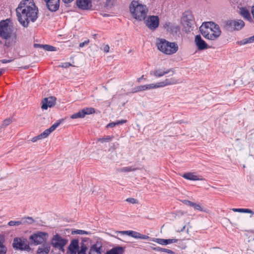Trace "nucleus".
I'll use <instances>...</instances> for the list:
<instances>
[{
  "mask_svg": "<svg viewBox=\"0 0 254 254\" xmlns=\"http://www.w3.org/2000/svg\"><path fill=\"white\" fill-rule=\"evenodd\" d=\"M17 20L24 27H27L29 22H34L38 18V9L33 0H23L16 9Z\"/></svg>",
  "mask_w": 254,
  "mask_h": 254,
  "instance_id": "f257e3e1",
  "label": "nucleus"
},
{
  "mask_svg": "<svg viewBox=\"0 0 254 254\" xmlns=\"http://www.w3.org/2000/svg\"><path fill=\"white\" fill-rule=\"evenodd\" d=\"M0 37L5 40L4 46L11 47L17 42V36L13 33L12 29L5 21L0 22Z\"/></svg>",
  "mask_w": 254,
  "mask_h": 254,
  "instance_id": "f03ea898",
  "label": "nucleus"
},
{
  "mask_svg": "<svg viewBox=\"0 0 254 254\" xmlns=\"http://www.w3.org/2000/svg\"><path fill=\"white\" fill-rule=\"evenodd\" d=\"M133 17L139 21L144 20L146 17L148 9L145 5L139 4L138 1H132L129 7Z\"/></svg>",
  "mask_w": 254,
  "mask_h": 254,
  "instance_id": "7ed1b4c3",
  "label": "nucleus"
},
{
  "mask_svg": "<svg viewBox=\"0 0 254 254\" xmlns=\"http://www.w3.org/2000/svg\"><path fill=\"white\" fill-rule=\"evenodd\" d=\"M158 49L166 55H172L178 50V46L175 42H170L164 39H159L156 44Z\"/></svg>",
  "mask_w": 254,
  "mask_h": 254,
  "instance_id": "20e7f679",
  "label": "nucleus"
},
{
  "mask_svg": "<svg viewBox=\"0 0 254 254\" xmlns=\"http://www.w3.org/2000/svg\"><path fill=\"white\" fill-rule=\"evenodd\" d=\"M182 23L186 32H190L193 29L194 23L193 17L190 12L187 11L184 13L182 18Z\"/></svg>",
  "mask_w": 254,
  "mask_h": 254,
  "instance_id": "39448f33",
  "label": "nucleus"
},
{
  "mask_svg": "<svg viewBox=\"0 0 254 254\" xmlns=\"http://www.w3.org/2000/svg\"><path fill=\"white\" fill-rule=\"evenodd\" d=\"M12 247L16 250L26 251L27 252H29L31 250L29 243L25 239L14 238L12 243Z\"/></svg>",
  "mask_w": 254,
  "mask_h": 254,
  "instance_id": "423d86ee",
  "label": "nucleus"
},
{
  "mask_svg": "<svg viewBox=\"0 0 254 254\" xmlns=\"http://www.w3.org/2000/svg\"><path fill=\"white\" fill-rule=\"evenodd\" d=\"M48 234L46 232L38 231L31 235L29 239L35 245L46 243Z\"/></svg>",
  "mask_w": 254,
  "mask_h": 254,
  "instance_id": "0eeeda50",
  "label": "nucleus"
},
{
  "mask_svg": "<svg viewBox=\"0 0 254 254\" xmlns=\"http://www.w3.org/2000/svg\"><path fill=\"white\" fill-rule=\"evenodd\" d=\"M68 241L66 239L63 238L60 235L57 234L54 236L51 240V244L55 249L64 252V246L67 243Z\"/></svg>",
  "mask_w": 254,
  "mask_h": 254,
  "instance_id": "6e6552de",
  "label": "nucleus"
},
{
  "mask_svg": "<svg viewBox=\"0 0 254 254\" xmlns=\"http://www.w3.org/2000/svg\"><path fill=\"white\" fill-rule=\"evenodd\" d=\"M144 23L150 30L153 31L159 26V19L158 16H149L145 20Z\"/></svg>",
  "mask_w": 254,
  "mask_h": 254,
  "instance_id": "1a4fd4ad",
  "label": "nucleus"
},
{
  "mask_svg": "<svg viewBox=\"0 0 254 254\" xmlns=\"http://www.w3.org/2000/svg\"><path fill=\"white\" fill-rule=\"evenodd\" d=\"M209 40H215L221 35V31L218 25L213 22H209Z\"/></svg>",
  "mask_w": 254,
  "mask_h": 254,
  "instance_id": "9d476101",
  "label": "nucleus"
},
{
  "mask_svg": "<svg viewBox=\"0 0 254 254\" xmlns=\"http://www.w3.org/2000/svg\"><path fill=\"white\" fill-rule=\"evenodd\" d=\"M116 233H119L122 235H127L135 239L147 240L150 238L147 235H142L137 232L132 230L116 231Z\"/></svg>",
  "mask_w": 254,
  "mask_h": 254,
  "instance_id": "9b49d317",
  "label": "nucleus"
},
{
  "mask_svg": "<svg viewBox=\"0 0 254 254\" xmlns=\"http://www.w3.org/2000/svg\"><path fill=\"white\" fill-rule=\"evenodd\" d=\"M95 112V110L94 108H86L83 109L78 112L74 113L72 114L70 118L72 119H77V118H84L86 115H90Z\"/></svg>",
  "mask_w": 254,
  "mask_h": 254,
  "instance_id": "f8f14e48",
  "label": "nucleus"
},
{
  "mask_svg": "<svg viewBox=\"0 0 254 254\" xmlns=\"http://www.w3.org/2000/svg\"><path fill=\"white\" fill-rule=\"evenodd\" d=\"M56 102V98L53 96H50L48 98H45L42 101V105L41 108L43 110H47L48 107H53Z\"/></svg>",
  "mask_w": 254,
  "mask_h": 254,
  "instance_id": "ddd939ff",
  "label": "nucleus"
},
{
  "mask_svg": "<svg viewBox=\"0 0 254 254\" xmlns=\"http://www.w3.org/2000/svg\"><path fill=\"white\" fill-rule=\"evenodd\" d=\"M77 7L82 10H88L92 7L91 0H76Z\"/></svg>",
  "mask_w": 254,
  "mask_h": 254,
  "instance_id": "4468645a",
  "label": "nucleus"
},
{
  "mask_svg": "<svg viewBox=\"0 0 254 254\" xmlns=\"http://www.w3.org/2000/svg\"><path fill=\"white\" fill-rule=\"evenodd\" d=\"M47 8L52 12L56 11L59 8L60 0H44Z\"/></svg>",
  "mask_w": 254,
  "mask_h": 254,
  "instance_id": "2eb2a0df",
  "label": "nucleus"
},
{
  "mask_svg": "<svg viewBox=\"0 0 254 254\" xmlns=\"http://www.w3.org/2000/svg\"><path fill=\"white\" fill-rule=\"evenodd\" d=\"M194 42L198 50H203L208 48V45L206 42L202 39L199 35H197L195 37Z\"/></svg>",
  "mask_w": 254,
  "mask_h": 254,
  "instance_id": "dca6fc26",
  "label": "nucleus"
},
{
  "mask_svg": "<svg viewBox=\"0 0 254 254\" xmlns=\"http://www.w3.org/2000/svg\"><path fill=\"white\" fill-rule=\"evenodd\" d=\"M91 252L93 254H102L103 244L101 242L97 241L95 244L92 245L90 248Z\"/></svg>",
  "mask_w": 254,
  "mask_h": 254,
  "instance_id": "f3484780",
  "label": "nucleus"
},
{
  "mask_svg": "<svg viewBox=\"0 0 254 254\" xmlns=\"http://www.w3.org/2000/svg\"><path fill=\"white\" fill-rule=\"evenodd\" d=\"M179 83L178 80L175 78H167L162 82H157L156 84V88L163 87L167 85H173Z\"/></svg>",
  "mask_w": 254,
  "mask_h": 254,
  "instance_id": "a211bd4d",
  "label": "nucleus"
},
{
  "mask_svg": "<svg viewBox=\"0 0 254 254\" xmlns=\"http://www.w3.org/2000/svg\"><path fill=\"white\" fill-rule=\"evenodd\" d=\"M154 88H156L155 83H152L149 84H146L144 85H140L136 87L133 89V93L144 91L146 90H150Z\"/></svg>",
  "mask_w": 254,
  "mask_h": 254,
  "instance_id": "6ab92c4d",
  "label": "nucleus"
},
{
  "mask_svg": "<svg viewBox=\"0 0 254 254\" xmlns=\"http://www.w3.org/2000/svg\"><path fill=\"white\" fill-rule=\"evenodd\" d=\"M170 72H172V74H174L175 70L174 68H170L166 70V71L163 70L162 69H158L154 70V71H151L150 73L151 75L153 74L156 77H160L166 74L169 73Z\"/></svg>",
  "mask_w": 254,
  "mask_h": 254,
  "instance_id": "aec40b11",
  "label": "nucleus"
},
{
  "mask_svg": "<svg viewBox=\"0 0 254 254\" xmlns=\"http://www.w3.org/2000/svg\"><path fill=\"white\" fill-rule=\"evenodd\" d=\"M51 250L49 243H45L40 246L37 250V254H48Z\"/></svg>",
  "mask_w": 254,
  "mask_h": 254,
  "instance_id": "412c9836",
  "label": "nucleus"
},
{
  "mask_svg": "<svg viewBox=\"0 0 254 254\" xmlns=\"http://www.w3.org/2000/svg\"><path fill=\"white\" fill-rule=\"evenodd\" d=\"M239 13L244 19L250 22H253L250 12L246 7H242L240 8Z\"/></svg>",
  "mask_w": 254,
  "mask_h": 254,
  "instance_id": "4be33fe9",
  "label": "nucleus"
},
{
  "mask_svg": "<svg viewBox=\"0 0 254 254\" xmlns=\"http://www.w3.org/2000/svg\"><path fill=\"white\" fill-rule=\"evenodd\" d=\"M152 241L156 242L162 245H167L172 243H175L178 242V239H163L160 238H154Z\"/></svg>",
  "mask_w": 254,
  "mask_h": 254,
  "instance_id": "5701e85b",
  "label": "nucleus"
},
{
  "mask_svg": "<svg viewBox=\"0 0 254 254\" xmlns=\"http://www.w3.org/2000/svg\"><path fill=\"white\" fill-rule=\"evenodd\" d=\"M235 20H228L224 22V28L229 31H232L235 30Z\"/></svg>",
  "mask_w": 254,
  "mask_h": 254,
  "instance_id": "b1692460",
  "label": "nucleus"
},
{
  "mask_svg": "<svg viewBox=\"0 0 254 254\" xmlns=\"http://www.w3.org/2000/svg\"><path fill=\"white\" fill-rule=\"evenodd\" d=\"M182 177L185 179L191 181H198V180H203L204 179L202 178L194 175L192 173H186L183 175Z\"/></svg>",
  "mask_w": 254,
  "mask_h": 254,
  "instance_id": "393cba45",
  "label": "nucleus"
},
{
  "mask_svg": "<svg viewBox=\"0 0 254 254\" xmlns=\"http://www.w3.org/2000/svg\"><path fill=\"white\" fill-rule=\"evenodd\" d=\"M79 248L78 240L77 239H73L71 240L67 249L68 250L78 251Z\"/></svg>",
  "mask_w": 254,
  "mask_h": 254,
  "instance_id": "a878e982",
  "label": "nucleus"
},
{
  "mask_svg": "<svg viewBox=\"0 0 254 254\" xmlns=\"http://www.w3.org/2000/svg\"><path fill=\"white\" fill-rule=\"evenodd\" d=\"M5 238L3 235H0V254H5L7 252V248L4 244Z\"/></svg>",
  "mask_w": 254,
  "mask_h": 254,
  "instance_id": "bb28decb",
  "label": "nucleus"
},
{
  "mask_svg": "<svg viewBox=\"0 0 254 254\" xmlns=\"http://www.w3.org/2000/svg\"><path fill=\"white\" fill-rule=\"evenodd\" d=\"M124 248L122 247H115L107 251L105 254H123Z\"/></svg>",
  "mask_w": 254,
  "mask_h": 254,
  "instance_id": "cd10ccee",
  "label": "nucleus"
},
{
  "mask_svg": "<svg viewBox=\"0 0 254 254\" xmlns=\"http://www.w3.org/2000/svg\"><path fill=\"white\" fill-rule=\"evenodd\" d=\"M199 30L201 34L204 38L209 40V29L208 26L205 27H202V26H201L199 28Z\"/></svg>",
  "mask_w": 254,
  "mask_h": 254,
  "instance_id": "c85d7f7f",
  "label": "nucleus"
},
{
  "mask_svg": "<svg viewBox=\"0 0 254 254\" xmlns=\"http://www.w3.org/2000/svg\"><path fill=\"white\" fill-rule=\"evenodd\" d=\"M113 138L114 136L113 135H107L103 137L98 138L97 140L98 142L103 143L104 142H109L111 141Z\"/></svg>",
  "mask_w": 254,
  "mask_h": 254,
  "instance_id": "c756f323",
  "label": "nucleus"
},
{
  "mask_svg": "<svg viewBox=\"0 0 254 254\" xmlns=\"http://www.w3.org/2000/svg\"><path fill=\"white\" fill-rule=\"evenodd\" d=\"M87 250L88 247L84 243H81L80 244V248L78 250L77 254H87Z\"/></svg>",
  "mask_w": 254,
  "mask_h": 254,
  "instance_id": "7c9ffc66",
  "label": "nucleus"
},
{
  "mask_svg": "<svg viewBox=\"0 0 254 254\" xmlns=\"http://www.w3.org/2000/svg\"><path fill=\"white\" fill-rule=\"evenodd\" d=\"M235 30H239L245 26V22L241 19L235 20Z\"/></svg>",
  "mask_w": 254,
  "mask_h": 254,
  "instance_id": "2f4dec72",
  "label": "nucleus"
},
{
  "mask_svg": "<svg viewBox=\"0 0 254 254\" xmlns=\"http://www.w3.org/2000/svg\"><path fill=\"white\" fill-rule=\"evenodd\" d=\"M232 210L234 212L248 213L254 214V212H253L252 210L248 208H233Z\"/></svg>",
  "mask_w": 254,
  "mask_h": 254,
  "instance_id": "473e14b6",
  "label": "nucleus"
},
{
  "mask_svg": "<svg viewBox=\"0 0 254 254\" xmlns=\"http://www.w3.org/2000/svg\"><path fill=\"white\" fill-rule=\"evenodd\" d=\"M254 42V35L253 36H251L249 38L244 39L240 42H239V43L242 45H245L248 43H252Z\"/></svg>",
  "mask_w": 254,
  "mask_h": 254,
  "instance_id": "72a5a7b5",
  "label": "nucleus"
},
{
  "mask_svg": "<svg viewBox=\"0 0 254 254\" xmlns=\"http://www.w3.org/2000/svg\"><path fill=\"white\" fill-rule=\"evenodd\" d=\"M136 169L133 168V167H125L120 168L119 169V171L122 172H131L136 170Z\"/></svg>",
  "mask_w": 254,
  "mask_h": 254,
  "instance_id": "f704fd0d",
  "label": "nucleus"
},
{
  "mask_svg": "<svg viewBox=\"0 0 254 254\" xmlns=\"http://www.w3.org/2000/svg\"><path fill=\"white\" fill-rule=\"evenodd\" d=\"M63 120H60L57 121L56 123H55L54 124H53L50 128L49 129L51 131V132H53L54 130H55L57 127H58L61 124V123L63 122Z\"/></svg>",
  "mask_w": 254,
  "mask_h": 254,
  "instance_id": "c9c22d12",
  "label": "nucleus"
},
{
  "mask_svg": "<svg viewBox=\"0 0 254 254\" xmlns=\"http://www.w3.org/2000/svg\"><path fill=\"white\" fill-rule=\"evenodd\" d=\"M63 120H60L57 121L56 123H55L54 124H53L50 128L49 129L51 131V132H53L54 130H55L57 127H58L61 124V123L63 122Z\"/></svg>",
  "mask_w": 254,
  "mask_h": 254,
  "instance_id": "e433bc0d",
  "label": "nucleus"
},
{
  "mask_svg": "<svg viewBox=\"0 0 254 254\" xmlns=\"http://www.w3.org/2000/svg\"><path fill=\"white\" fill-rule=\"evenodd\" d=\"M51 131L49 128L46 129L44 132L40 134V136H41L42 138L47 137L51 133Z\"/></svg>",
  "mask_w": 254,
  "mask_h": 254,
  "instance_id": "4c0bfd02",
  "label": "nucleus"
},
{
  "mask_svg": "<svg viewBox=\"0 0 254 254\" xmlns=\"http://www.w3.org/2000/svg\"><path fill=\"white\" fill-rule=\"evenodd\" d=\"M23 224V222L21 221H10L8 222V225L10 226H18L20 224Z\"/></svg>",
  "mask_w": 254,
  "mask_h": 254,
  "instance_id": "58836bf2",
  "label": "nucleus"
},
{
  "mask_svg": "<svg viewBox=\"0 0 254 254\" xmlns=\"http://www.w3.org/2000/svg\"><path fill=\"white\" fill-rule=\"evenodd\" d=\"M22 221L23 223H28L29 224H31L33 223L34 220L32 217H28L26 218H23Z\"/></svg>",
  "mask_w": 254,
  "mask_h": 254,
  "instance_id": "ea45409f",
  "label": "nucleus"
},
{
  "mask_svg": "<svg viewBox=\"0 0 254 254\" xmlns=\"http://www.w3.org/2000/svg\"><path fill=\"white\" fill-rule=\"evenodd\" d=\"M74 232L75 234H79V235H84V234L85 235H89V234H91V233L90 232L82 230H77L75 231Z\"/></svg>",
  "mask_w": 254,
  "mask_h": 254,
  "instance_id": "a19ab883",
  "label": "nucleus"
},
{
  "mask_svg": "<svg viewBox=\"0 0 254 254\" xmlns=\"http://www.w3.org/2000/svg\"><path fill=\"white\" fill-rule=\"evenodd\" d=\"M43 47L44 48V49L48 51H54L56 49L55 47L49 45H43Z\"/></svg>",
  "mask_w": 254,
  "mask_h": 254,
  "instance_id": "79ce46f5",
  "label": "nucleus"
},
{
  "mask_svg": "<svg viewBox=\"0 0 254 254\" xmlns=\"http://www.w3.org/2000/svg\"><path fill=\"white\" fill-rule=\"evenodd\" d=\"M11 123V120L10 119H7L3 121L2 124V127H5Z\"/></svg>",
  "mask_w": 254,
  "mask_h": 254,
  "instance_id": "37998d69",
  "label": "nucleus"
},
{
  "mask_svg": "<svg viewBox=\"0 0 254 254\" xmlns=\"http://www.w3.org/2000/svg\"><path fill=\"white\" fill-rule=\"evenodd\" d=\"M194 209L195 210H200L201 211H202L203 210L201 207V206L199 204H197V203H193V206H192Z\"/></svg>",
  "mask_w": 254,
  "mask_h": 254,
  "instance_id": "c03bdc74",
  "label": "nucleus"
},
{
  "mask_svg": "<svg viewBox=\"0 0 254 254\" xmlns=\"http://www.w3.org/2000/svg\"><path fill=\"white\" fill-rule=\"evenodd\" d=\"M183 202L186 205L190 206V207L193 206L194 202H191L190 200H183Z\"/></svg>",
  "mask_w": 254,
  "mask_h": 254,
  "instance_id": "a18cd8bd",
  "label": "nucleus"
},
{
  "mask_svg": "<svg viewBox=\"0 0 254 254\" xmlns=\"http://www.w3.org/2000/svg\"><path fill=\"white\" fill-rule=\"evenodd\" d=\"M89 43V40H85V41H84L83 42H81L79 44V46L80 47V48H83V47H84L86 45H87Z\"/></svg>",
  "mask_w": 254,
  "mask_h": 254,
  "instance_id": "49530a36",
  "label": "nucleus"
},
{
  "mask_svg": "<svg viewBox=\"0 0 254 254\" xmlns=\"http://www.w3.org/2000/svg\"><path fill=\"white\" fill-rule=\"evenodd\" d=\"M127 121L126 120H121L117 121L115 122L116 126H118V125H122L123 124H125V123H127Z\"/></svg>",
  "mask_w": 254,
  "mask_h": 254,
  "instance_id": "de8ad7c7",
  "label": "nucleus"
},
{
  "mask_svg": "<svg viewBox=\"0 0 254 254\" xmlns=\"http://www.w3.org/2000/svg\"><path fill=\"white\" fill-rule=\"evenodd\" d=\"M126 201L132 204L137 203L136 200L133 198H128L126 199Z\"/></svg>",
  "mask_w": 254,
  "mask_h": 254,
  "instance_id": "09e8293b",
  "label": "nucleus"
},
{
  "mask_svg": "<svg viewBox=\"0 0 254 254\" xmlns=\"http://www.w3.org/2000/svg\"><path fill=\"white\" fill-rule=\"evenodd\" d=\"M161 252H165V253H166L169 254H172L174 253L172 250L165 249V248H162Z\"/></svg>",
  "mask_w": 254,
  "mask_h": 254,
  "instance_id": "8fccbe9b",
  "label": "nucleus"
},
{
  "mask_svg": "<svg viewBox=\"0 0 254 254\" xmlns=\"http://www.w3.org/2000/svg\"><path fill=\"white\" fill-rule=\"evenodd\" d=\"M13 60V59H10L9 60L2 59V60H0V62H1L2 64H6V63H9L12 62Z\"/></svg>",
  "mask_w": 254,
  "mask_h": 254,
  "instance_id": "3c124183",
  "label": "nucleus"
},
{
  "mask_svg": "<svg viewBox=\"0 0 254 254\" xmlns=\"http://www.w3.org/2000/svg\"><path fill=\"white\" fill-rule=\"evenodd\" d=\"M71 66V64L69 63H64L62 64L61 66L64 68H67L69 66Z\"/></svg>",
  "mask_w": 254,
  "mask_h": 254,
  "instance_id": "603ef678",
  "label": "nucleus"
},
{
  "mask_svg": "<svg viewBox=\"0 0 254 254\" xmlns=\"http://www.w3.org/2000/svg\"><path fill=\"white\" fill-rule=\"evenodd\" d=\"M42 138L41 136H40V135L37 136H35L32 139V141L34 142H36L37 140L38 139H41Z\"/></svg>",
  "mask_w": 254,
  "mask_h": 254,
  "instance_id": "864d4df0",
  "label": "nucleus"
},
{
  "mask_svg": "<svg viewBox=\"0 0 254 254\" xmlns=\"http://www.w3.org/2000/svg\"><path fill=\"white\" fill-rule=\"evenodd\" d=\"M115 126H116L115 122H112V123H110L108 124L107 125L106 127L107 128H109V127H113Z\"/></svg>",
  "mask_w": 254,
  "mask_h": 254,
  "instance_id": "5fc2aeb1",
  "label": "nucleus"
},
{
  "mask_svg": "<svg viewBox=\"0 0 254 254\" xmlns=\"http://www.w3.org/2000/svg\"><path fill=\"white\" fill-rule=\"evenodd\" d=\"M109 50H110V47L108 45L105 46L103 48V50H104V52H105V53H108L109 52Z\"/></svg>",
  "mask_w": 254,
  "mask_h": 254,
  "instance_id": "6e6d98bb",
  "label": "nucleus"
},
{
  "mask_svg": "<svg viewBox=\"0 0 254 254\" xmlns=\"http://www.w3.org/2000/svg\"><path fill=\"white\" fill-rule=\"evenodd\" d=\"M153 250H155L157 252H161L162 248H160L159 247H155L153 248Z\"/></svg>",
  "mask_w": 254,
  "mask_h": 254,
  "instance_id": "4d7b16f0",
  "label": "nucleus"
},
{
  "mask_svg": "<svg viewBox=\"0 0 254 254\" xmlns=\"http://www.w3.org/2000/svg\"><path fill=\"white\" fill-rule=\"evenodd\" d=\"M70 254H77L78 251L68 250Z\"/></svg>",
  "mask_w": 254,
  "mask_h": 254,
  "instance_id": "13d9d810",
  "label": "nucleus"
},
{
  "mask_svg": "<svg viewBox=\"0 0 254 254\" xmlns=\"http://www.w3.org/2000/svg\"><path fill=\"white\" fill-rule=\"evenodd\" d=\"M73 0H63V1L65 3H68L71 1H72Z\"/></svg>",
  "mask_w": 254,
  "mask_h": 254,
  "instance_id": "bf43d9fd",
  "label": "nucleus"
},
{
  "mask_svg": "<svg viewBox=\"0 0 254 254\" xmlns=\"http://www.w3.org/2000/svg\"><path fill=\"white\" fill-rule=\"evenodd\" d=\"M144 79V75H142L138 79V82H140L141 80Z\"/></svg>",
  "mask_w": 254,
  "mask_h": 254,
  "instance_id": "052dcab7",
  "label": "nucleus"
},
{
  "mask_svg": "<svg viewBox=\"0 0 254 254\" xmlns=\"http://www.w3.org/2000/svg\"><path fill=\"white\" fill-rule=\"evenodd\" d=\"M3 71V69H2V68H0V76L1 75H2Z\"/></svg>",
  "mask_w": 254,
  "mask_h": 254,
  "instance_id": "680f3d73",
  "label": "nucleus"
},
{
  "mask_svg": "<svg viewBox=\"0 0 254 254\" xmlns=\"http://www.w3.org/2000/svg\"><path fill=\"white\" fill-rule=\"evenodd\" d=\"M38 46H41V45H39V44H35L34 45V47H38Z\"/></svg>",
  "mask_w": 254,
  "mask_h": 254,
  "instance_id": "e2e57ef3",
  "label": "nucleus"
},
{
  "mask_svg": "<svg viewBox=\"0 0 254 254\" xmlns=\"http://www.w3.org/2000/svg\"><path fill=\"white\" fill-rule=\"evenodd\" d=\"M185 227H186V226H184L183 227V228H182V230H181V231H183L185 230Z\"/></svg>",
  "mask_w": 254,
  "mask_h": 254,
  "instance_id": "0e129e2a",
  "label": "nucleus"
},
{
  "mask_svg": "<svg viewBox=\"0 0 254 254\" xmlns=\"http://www.w3.org/2000/svg\"><path fill=\"white\" fill-rule=\"evenodd\" d=\"M88 254H93L91 252V250L90 249H89V251Z\"/></svg>",
  "mask_w": 254,
  "mask_h": 254,
  "instance_id": "69168bd1",
  "label": "nucleus"
},
{
  "mask_svg": "<svg viewBox=\"0 0 254 254\" xmlns=\"http://www.w3.org/2000/svg\"><path fill=\"white\" fill-rule=\"evenodd\" d=\"M94 38H96V34H95V35H94Z\"/></svg>",
  "mask_w": 254,
  "mask_h": 254,
  "instance_id": "338daca9",
  "label": "nucleus"
},
{
  "mask_svg": "<svg viewBox=\"0 0 254 254\" xmlns=\"http://www.w3.org/2000/svg\"><path fill=\"white\" fill-rule=\"evenodd\" d=\"M254 242V240H253Z\"/></svg>",
  "mask_w": 254,
  "mask_h": 254,
  "instance_id": "774afa93",
  "label": "nucleus"
}]
</instances>
